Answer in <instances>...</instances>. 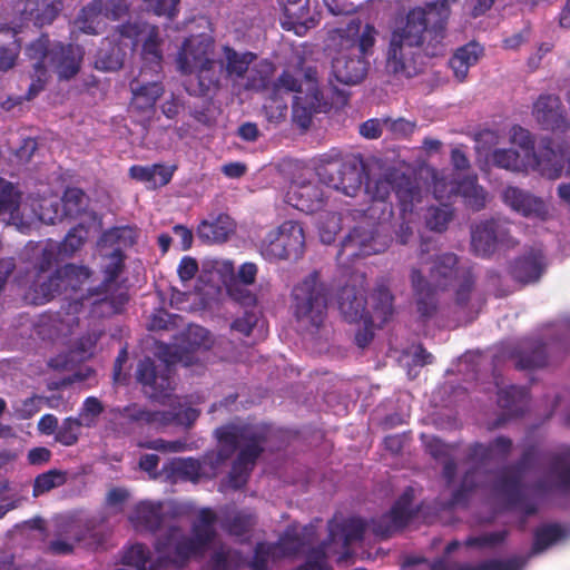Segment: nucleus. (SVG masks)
<instances>
[{"instance_id":"60","label":"nucleus","mask_w":570,"mask_h":570,"mask_svg":"<svg viewBox=\"0 0 570 570\" xmlns=\"http://www.w3.org/2000/svg\"><path fill=\"white\" fill-rule=\"evenodd\" d=\"M452 219V212L448 207H431L428 212L425 223L431 230L442 233L448 228Z\"/></svg>"},{"instance_id":"51","label":"nucleus","mask_w":570,"mask_h":570,"mask_svg":"<svg viewBox=\"0 0 570 570\" xmlns=\"http://www.w3.org/2000/svg\"><path fill=\"white\" fill-rule=\"evenodd\" d=\"M61 202V208L65 216L75 217L86 210L88 206V197L86 194L76 187L68 188Z\"/></svg>"},{"instance_id":"7","label":"nucleus","mask_w":570,"mask_h":570,"mask_svg":"<svg viewBox=\"0 0 570 570\" xmlns=\"http://www.w3.org/2000/svg\"><path fill=\"white\" fill-rule=\"evenodd\" d=\"M431 283L440 291L454 288L455 303L466 306L475 285V276L470 266L459 264L454 252L436 255L429 268Z\"/></svg>"},{"instance_id":"26","label":"nucleus","mask_w":570,"mask_h":570,"mask_svg":"<svg viewBox=\"0 0 570 570\" xmlns=\"http://www.w3.org/2000/svg\"><path fill=\"white\" fill-rule=\"evenodd\" d=\"M21 194L16 186L0 178V220L10 224H24L28 217V205H21Z\"/></svg>"},{"instance_id":"19","label":"nucleus","mask_w":570,"mask_h":570,"mask_svg":"<svg viewBox=\"0 0 570 570\" xmlns=\"http://www.w3.org/2000/svg\"><path fill=\"white\" fill-rule=\"evenodd\" d=\"M370 61L358 56L354 48L341 50L332 60V76L343 85L354 86L362 82L367 76Z\"/></svg>"},{"instance_id":"27","label":"nucleus","mask_w":570,"mask_h":570,"mask_svg":"<svg viewBox=\"0 0 570 570\" xmlns=\"http://www.w3.org/2000/svg\"><path fill=\"white\" fill-rule=\"evenodd\" d=\"M537 166L543 176L557 179L561 176L566 163L570 164V150L554 149L552 139L543 140L538 153L534 154Z\"/></svg>"},{"instance_id":"42","label":"nucleus","mask_w":570,"mask_h":570,"mask_svg":"<svg viewBox=\"0 0 570 570\" xmlns=\"http://www.w3.org/2000/svg\"><path fill=\"white\" fill-rule=\"evenodd\" d=\"M548 354L546 344L542 342H532L529 346L517 353L515 367L518 370H534L547 365Z\"/></svg>"},{"instance_id":"4","label":"nucleus","mask_w":570,"mask_h":570,"mask_svg":"<svg viewBox=\"0 0 570 570\" xmlns=\"http://www.w3.org/2000/svg\"><path fill=\"white\" fill-rule=\"evenodd\" d=\"M273 91L275 96L281 92L294 94L292 118L302 129L311 126L315 114L327 112L332 108V104L320 88L316 67H306L303 78L284 70L274 82Z\"/></svg>"},{"instance_id":"3","label":"nucleus","mask_w":570,"mask_h":570,"mask_svg":"<svg viewBox=\"0 0 570 570\" xmlns=\"http://www.w3.org/2000/svg\"><path fill=\"white\" fill-rule=\"evenodd\" d=\"M180 73L190 96L206 97L219 88L222 68L214 59V41L206 35L191 36L180 45Z\"/></svg>"},{"instance_id":"48","label":"nucleus","mask_w":570,"mask_h":570,"mask_svg":"<svg viewBox=\"0 0 570 570\" xmlns=\"http://www.w3.org/2000/svg\"><path fill=\"white\" fill-rule=\"evenodd\" d=\"M374 239L373 224L368 222L360 223L354 226L343 238L342 246L364 249Z\"/></svg>"},{"instance_id":"29","label":"nucleus","mask_w":570,"mask_h":570,"mask_svg":"<svg viewBox=\"0 0 570 570\" xmlns=\"http://www.w3.org/2000/svg\"><path fill=\"white\" fill-rule=\"evenodd\" d=\"M236 223L227 214H218L213 219H204L197 227V236L206 245L223 244L235 233Z\"/></svg>"},{"instance_id":"13","label":"nucleus","mask_w":570,"mask_h":570,"mask_svg":"<svg viewBox=\"0 0 570 570\" xmlns=\"http://www.w3.org/2000/svg\"><path fill=\"white\" fill-rule=\"evenodd\" d=\"M90 276L91 271L88 267L66 264L57 268L47 281L42 282L37 293L41 295L43 302H49L57 295L77 299L76 294L82 289Z\"/></svg>"},{"instance_id":"31","label":"nucleus","mask_w":570,"mask_h":570,"mask_svg":"<svg viewBox=\"0 0 570 570\" xmlns=\"http://www.w3.org/2000/svg\"><path fill=\"white\" fill-rule=\"evenodd\" d=\"M338 309L348 323H358L366 316V298L355 286H344L337 295Z\"/></svg>"},{"instance_id":"12","label":"nucleus","mask_w":570,"mask_h":570,"mask_svg":"<svg viewBox=\"0 0 570 570\" xmlns=\"http://www.w3.org/2000/svg\"><path fill=\"white\" fill-rule=\"evenodd\" d=\"M522 472L504 466L494 481V491L502 498L507 510H518L522 514L520 529L525 527L527 519L538 513L537 502L530 500L524 492Z\"/></svg>"},{"instance_id":"32","label":"nucleus","mask_w":570,"mask_h":570,"mask_svg":"<svg viewBox=\"0 0 570 570\" xmlns=\"http://www.w3.org/2000/svg\"><path fill=\"white\" fill-rule=\"evenodd\" d=\"M371 312L366 308V318L373 320L379 328L390 322L394 315V296L384 284H377L371 294Z\"/></svg>"},{"instance_id":"8","label":"nucleus","mask_w":570,"mask_h":570,"mask_svg":"<svg viewBox=\"0 0 570 570\" xmlns=\"http://www.w3.org/2000/svg\"><path fill=\"white\" fill-rule=\"evenodd\" d=\"M328 289L315 271L294 286L292 307L297 322L318 328L327 315Z\"/></svg>"},{"instance_id":"37","label":"nucleus","mask_w":570,"mask_h":570,"mask_svg":"<svg viewBox=\"0 0 570 570\" xmlns=\"http://www.w3.org/2000/svg\"><path fill=\"white\" fill-rule=\"evenodd\" d=\"M28 217L24 224H30L33 219H38L45 224H56L63 218L61 202L58 198H40L28 206Z\"/></svg>"},{"instance_id":"43","label":"nucleus","mask_w":570,"mask_h":570,"mask_svg":"<svg viewBox=\"0 0 570 570\" xmlns=\"http://www.w3.org/2000/svg\"><path fill=\"white\" fill-rule=\"evenodd\" d=\"M61 10V3L55 0H42L38 3H30L24 12L27 19L37 27H43L52 23Z\"/></svg>"},{"instance_id":"61","label":"nucleus","mask_w":570,"mask_h":570,"mask_svg":"<svg viewBox=\"0 0 570 570\" xmlns=\"http://www.w3.org/2000/svg\"><path fill=\"white\" fill-rule=\"evenodd\" d=\"M52 43L46 36H41L36 41H32L28 45L26 49V53L30 59L37 60V62H41L46 65V61H50V51Z\"/></svg>"},{"instance_id":"17","label":"nucleus","mask_w":570,"mask_h":570,"mask_svg":"<svg viewBox=\"0 0 570 570\" xmlns=\"http://www.w3.org/2000/svg\"><path fill=\"white\" fill-rule=\"evenodd\" d=\"M470 235L472 249H510L518 245L508 225L494 218L472 224Z\"/></svg>"},{"instance_id":"52","label":"nucleus","mask_w":570,"mask_h":570,"mask_svg":"<svg viewBox=\"0 0 570 570\" xmlns=\"http://www.w3.org/2000/svg\"><path fill=\"white\" fill-rule=\"evenodd\" d=\"M550 473L556 476L559 488L570 489V450L551 456Z\"/></svg>"},{"instance_id":"25","label":"nucleus","mask_w":570,"mask_h":570,"mask_svg":"<svg viewBox=\"0 0 570 570\" xmlns=\"http://www.w3.org/2000/svg\"><path fill=\"white\" fill-rule=\"evenodd\" d=\"M546 269L542 252H527L509 265V274L521 285L535 283Z\"/></svg>"},{"instance_id":"15","label":"nucleus","mask_w":570,"mask_h":570,"mask_svg":"<svg viewBox=\"0 0 570 570\" xmlns=\"http://www.w3.org/2000/svg\"><path fill=\"white\" fill-rule=\"evenodd\" d=\"M413 500L414 489L407 487L389 512L371 519L370 531L380 539H387L404 529L415 514L412 508Z\"/></svg>"},{"instance_id":"44","label":"nucleus","mask_w":570,"mask_h":570,"mask_svg":"<svg viewBox=\"0 0 570 570\" xmlns=\"http://www.w3.org/2000/svg\"><path fill=\"white\" fill-rule=\"evenodd\" d=\"M522 562L518 558L508 560L490 559L478 564L461 563L453 568H448L443 563H434L432 570H520Z\"/></svg>"},{"instance_id":"22","label":"nucleus","mask_w":570,"mask_h":570,"mask_svg":"<svg viewBox=\"0 0 570 570\" xmlns=\"http://www.w3.org/2000/svg\"><path fill=\"white\" fill-rule=\"evenodd\" d=\"M503 202L514 212L524 217L546 219L548 208L544 202L528 190L515 186H508L503 190Z\"/></svg>"},{"instance_id":"39","label":"nucleus","mask_w":570,"mask_h":570,"mask_svg":"<svg viewBox=\"0 0 570 570\" xmlns=\"http://www.w3.org/2000/svg\"><path fill=\"white\" fill-rule=\"evenodd\" d=\"M106 19L104 0H91L81 9L76 26L85 33L97 35L102 30Z\"/></svg>"},{"instance_id":"36","label":"nucleus","mask_w":570,"mask_h":570,"mask_svg":"<svg viewBox=\"0 0 570 570\" xmlns=\"http://www.w3.org/2000/svg\"><path fill=\"white\" fill-rule=\"evenodd\" d=\"M148 330L151 332L159 333V337L156 338V350L158 348L159 342L178 344V327L176 314H169L164 308L156 309L150 316Z\"/></svg>"},{"instance_id":"46","label":"nucleus","mask_w":570,"mask_h":570,"mask_svg":"<svg viewBox=\"0 0 570 570\" xmlns=\"http://www.w3.org/2000/svg\"><path fill=\"white\" fill-rule=\"evenodd\" d=\"M224 53L227 73L238 78L245 76L249 65L256 59V55L250 51L238 52L228 46L224 47Z\"/></svg>"},{"instance_id":"2","label":"nucleus","mask_w":570,"mask_h":570,"mask_svg":"<svg viewBox=\"0 0 570 570\" xmlns=\"http://www.w3.org/2000/svg\"><path fill=\"white\" fill-rule=\"evenodd\" d=\"M215 434L220 446V459L230 458L239 449L228 479L233 489H242L264 452V444L268 439L267 430L255 424H228L216 429Z\"/></svg>"},{"instance_id":"24","label":"nucleus","mask_w":570,"mask_h":570,"mask_svg":"<svg viewBox=\"0 0 570 570\" xmlns=\"http://www.w3.org/2000/svg\"><path fill=\"white\" fill-rule=\"evenodd\" d=\"M529 404V390L527 387L510 385L498 392V405L503 413L497 419L493 428L502 426L509 419L524 414Z\"/></svg>"},{"instance_id":"28","label":"nucleus","mask_w":570,"mask_h":570,"mask_svg":"<svg viewBox=\"0 0 570 570\" xmlns=\"http://www.w3.org/2000/svg\"><path fill=\"white\" fill-rule=\"evenodd\" d=\"M305 230L297 220H285L277 228L269 230L264 237L268 246H276L281 249H303L305 246Z\"/></svg>"},{"instance_id":"62","label":"nucleus","mask_w":570,"mask_h":570,"mask_svg":"<svg viewBox=\"0 0 570 570\" xmlns=\"http://www.w3.org/2000/svg\"><path fill=\"white\" fill-rule=\"evenodd\" d=\"M275 544L267 542H258L254 549V556L249 562L252 570H268V560L274 554Z\"/></svg>"},{"instance_id":"35","label":"nucleus","mask_w":570,"mask_h":570,"mask_svg":"<svg viewBox=\"0 0 570 570\" xmlns=\"http://www.w3.org/2000/svg\"><path fill=\"white\" fill-rule=\"evenodd\" d=\"M159 456L157 454H142L138 466L146 472L151 480L161 479L164 482L176 484L178 482V458H170L158 470Z\"/></svg>"},{"instance_id":"33","label":"nucleus","mask_w":570,"mask_h":570,"mask_svg":"<svg viewBox=\"0 0 570 570\" xmlns=\"http://www.w3.org/2000/svg\"><path fill=\"white\" fill-rule=\"evenodd\" d=\"M366 528H368V523L358 517L345 519L340 523L331 521L328 524L330 540L342 541L343 548L347 549L352 543L363 539Z\"/></svg>"},{"instance_id":"23","label":"nucleus","mask_w":570,"mask_h":570,"mask_svg":"<svg viewBox=\"0 0 570 570\" xmlns=\"http://www.w3.org/2000/svg\"><path fill=\"white\" fill-rule=\"evenodd\" d=\"M411 285L417 313L424 320H429L438 311V287L426 281L419 268H413L411 273Z\"/></svg>"},{"instance_id":"5","label":"nucleus","mask_w":570,"mask_h":570,"mask_svg":"<svg viewBox=\"0 0 570 570\" xmlns=\"http://www.w3.org/2000/svg\"><path fill=\"white\" fill-rule=\"evenodd\" d=\"M155 354L160 363L156 364L149 357L141 360L136 377L146 396L167 403L176 391L173 366L178 362V344L159 342Z\"/></svg>"},{"instance_id":"6","label":"nucleus","mask_w":570,"mask_h":570,"mask_svg":"<svg viewBox=\"0 0 570 570\" xmlns=\"http://www.w3.org/2000/svg\"><path fill=\"white\" fill-rule=\"evenodd\" d=\"M161 58L158 32L156 28H151L142 45V67L139 78L130 82L132 104L139 109L153 107L163 94V87L157 79H154V76L157 77L161 70Z\"/></svg>"},{"instance_id":"38","label":"nucleus","mask_w":570,"mask_h":570,"mask_svg":"<svg viewBox=\"0 0 570 570\" xmlns=\"http://www.w3.org/2000/svg\"><path fill=\"white\" fill-rule=\"evenodd\" d=\"M176 166L155 164L151 166L135 165L130 167L129 175L132 179L146 183L149 188L165 186L173 177Z\"/></svg>"},{"instance_id":"30","label":"nucleus","mask_w":570,"mask_h":570,"mask_svg":"<svg viewBox=\"0 0 570 570\" xmlns=\"http://www.w3.org/2000/svg\"><path fill=\"white\" fill-rule=\"evenodd\" d=\"M287 202L294 208L306 214L320 210L325 204L321 187L313 183L292 187L287 193Z\"/></svg>"},{"instance_id":"20","label":"nucleus","mask_w":570,"mask_h":570,"mask_svg":"<svg viewBox=\"0 0 570 570\" xmlns=\"http://www.w3.org/2000/svg\"><path fill=\"white\" fill-rule=\"evenodd\" d=\"M365 165L361 155L347 154L337 169L336 176L331 177L332 187L342 194L355 197L361 190Z\"/></svg>"},{"instance_id":"59","label":"nucleus","mask_w":570,"mask_h":570,"mask_svg":"<svg viewBox=\"0 0 570 570\" xmlns=\"http://www.w3.org/2000/svg\"><path fill=\"white\" fill-rule=\"evenodd\" d=\"M120 415L132 423L150 424L158 420L159 412L149 411L134 403L125 406Z\"/></svg>"},{"instance_id":"64","label":"nucleus","mask_w":570,"mask_h":570,"mask_svg":"<svg viewBox=\"0 0 570 570\" xmlns=\"http://www.w3.org/2000/svg\"><path fill=\"white\" fill-rule=\"evenodd\" d=\"M232 550L224 547L214 551L202 570H232Z\"/></svg>"},{"instance_id":"1","label":"nucleus","mask_w":570,"mask_h":570,"mask_svg":"<svg viewBox=\"0 0 570 570\" xmlns=\"http://www.w3.org/2000/svg\"><path fill=\"white\" fill-rule=\"evenodd\" d=\"M433 17L420 7L399 14L391 28L385 50L384 71L396 82L410 80L423 70L422 56L434 58L445 53V13Z\"/></svg>"},{"instance_id":"9","label":"nucleus","mask_w":570,"mask_h":570,"mask_svg":"<svg viewBox=\"0 0 570 570\" xmlns=\"http://www.w3.org/2000/svg\"><path fill=\"white\" fill-rule=\"evenodd\" d=\"M157 558L150 561L149 550L142 543L129 547L122 554L121 561L137 570H163L178 564V528L169 527L167 533L158 535L155 542Z\"/></svg>"},{"instance_id":"14","label":"nucleus","mask_w":570,"mask_h":570,"mask_svg":"<svg viewBox=\"0 0 570 570\" xmlns=\"http://www.w3.org/2000/svg\"><path fill=\"white\" fill-rule=\"evenodd\" d=\"M177 517V505L140 501L134 507L128 520L137 532L156 533L160 528L166 527L167 530L164 533H167L170 525L178 528Z\"/></svg>"},{"instance_id":"10","label":"nucleus","mask_w":570,"mask_h":570,"mask_svg":"<svg viewBox=\"0 0 570 570\" xmlns=\"http://www.w3.org/2000/svg\"><path fill=\"white\" fill-rule=\"evenodd\" d=\"M125 252H110L102 256V282L95 287H89L87 294H81L80 299L95 297L94 304L108 303L115 313L129 301L127 289L120 285L118 277L125 267Z\"/></svg>"},{"instance_id":"11","label":"nucleus","mask_w":570,"mask_h":570,"mask_svg":"<svg viewBox=\"0 0 570 570\" xmlns=\"http://www.w3.org/2000/svg\"><path fill=\"white\" fill-rule=\"evenodd\" d=\"M214 340L205 327L190 324L180 332V366L187 375H204L210 362Z\"/></svg>"},{"instance_id":"50","label":"nucleus","mask_w":570,"mask_h":570,"mask_svg":"<svg viewBox=\"0 0 570 570\" xmlns=\"http://www.w3.org/2000/svg\"><path fill=\"white\" fill-rule=\"evenodd\" d=\"M491 161L495 167L513 173L522 171L525 168L520 154L512 148L494 149L491 154Z\"/></svg>"},{"instance_id":"49","label":"nucleus","mask_w":570,"mask_h":570,"mask_svg":"<svg viewBox=\"0 0 570 570\" xmlns=\"http://www.w3.org/2000/svg\"><path fill=\"white\" fill-rule=\"evenodd\" d=\"M67 482V472L52 469L36 476L32 487V495L38 498L50 490L61 487Z\"/></svg>"},{"instance_id":"56","label":"nucleus","mask_w":570,"mask_h":570,"mask_svg":"<svg viewBox=\"0 0 570 570\" xmlns=\"http://www.w3.org/2000/svg\"><path fill=\"white\" fill-rule=\"evenodd\" d=\"M377 33L379 32L373 24L366 23L357 35V38L351 48L357 49L358 52L356 55L363 56L367 59L368 56L373 55Z\"/></svg>"},{"instance_id":"53","label":"nucleus","mask_w":570,"mask_h":570,"mask_svg":"<svg viewBox=\"0 0 570 570\" xmlns=\"http://www.w3.org/2000/svg\"><path fill=\"white\" fill-rule=\"evenodd\" d=\"M82 426L85 424L78 417H66L58 426L55 440L63 446H72L78 442Z\"/></svg>"},{"instance_id":"47","label":"nucleus","mask_w":570,"mask_h":570,"mask_svg":"<svg viewBox=\"0 0 570 570\" xmlns=\"http://www.w3.org/2000/svg\"><path fill=\"white\" fill-rule=\"evenodd\" d=\"M563 535L564 532L562 528L557 523H548L538 527L533 534L532 551L534 553L543 552L550 546L558 542Z\"/></svg>"},{"instance_id":"40","label":"nucleus","mask_w":570,"mask_h":570,"mask_svg":"<svg viewBox=\"0 0 570 570\" xmlns=\"http://www.w3.org/2000/svg\"><path fill=\"white\" fill-rule=\"evenodd\" d=\"M395 196L399 200L401 214L412 216L414 204L421 202V188L404 174L395 175Z\"/></svg>"},{"instance_id":"58","label":"nucleus","mask_w":570,"mask_h":570,"mask_svg":"<svg viewBox=\"0 0 570 570\" xmlns=\"http://www.w3.org/2000/svg\"><path fill=\"white\" fill-rule=\"evenodd\" d=\"M102 412V403L95 396H88L82 403L78 419L86 428H92Z\"/></svg>"},{"instance_id":"18","label":"nucleus","mask_w":570,"mask_h":570,"mask_svg":"<svg viewBox=\"0 0 570 570\" xmlns=\"http://www.w3.org/2000/svg\"><path fill=\"white\" fill-rule=\"evenodd\" d=\"M532 115L544 130L563 134L570 128V120L560 97L557 95H540L533 104Z\"/></svg>"},{"instance_id":"57","label":"nucleus","mask_w":570,"mask_h":570,"mask_svg":"<svg viewBox=\"0 0 570 570\" xmlns=\"http://www.w3.org/2000/svg\"><path fill=\"white\" fill-rule=\"evenodd\" d=\"M124 65V55L118 47H111L109 50L98 52L95 66L99 70L116 71Z\"/></svg>"},{"instance_id":"63","label":"nucleus","mask_w":570,"mask_h":570,"mask_svg":"<svg viewBox=\"0 0 570 570\" xmlns=\"http://www.w3.org/2000/svg\"><path fill=\"white\" fill-rule=\"evenodd\" d=\"M228 295L237 303L244 306H253L256 304V296L246 288V285L236 279L230 281L226 285Z\"/></svg>"},{"instance_id":"55","label":"nucleus","mask_w":570,"mask_h":570,"mask_svg":"<svg viewBox=\"0 0 570 570\" xmlns=\"http://www.w3.org/2000/svg\"><path fill=\"white\" fill-rule=\"evenodd\" d=\"M255 515L250 512L239 511L226 520L223 528L232 535L242 537L255 525Z\"/></svg>"},{"instance_id":"34","label":"nucleus","mask_w":570,"mask_h":570,"mask_svg":"<svg viewBox=\"0 0 570 570\" xmlns=\"http://www.w3.org/2000/svg\"><path fill=\"white\" fill-rule=\"evenodd\" d=\"M482 55L483 47L474 41L458 48L449 61L455 79L463 82L468 77L469 69L478 63Z\"/></svg>"},{"instance_id":"54","label":"nucleus","mask_w":570,"mask_h":570,"mask_svg":"<svg viewBox=\"0 0 570 570\" xmlns=\"http://www.w3.org/2000/svg\"><path fill=\"white\" fill-rule=\"evenodd\" d=\"M92 225H86L79 223L75 227L70 228L63 238L62 246L58 249H80L87 242L95 236Z\"/></svg>"},{"instance_id":"45","label":"nucleus","mask_w":570,"mask_h":570,"mask_svg":"<svg viewBox=\"0 0 570 570\" xmlns=\"http://www.w3.org/2000/svg\"><path fill=\"white\" fill-rule=\"evenodd\" d=\"M308 13L307 3L299 6L297 10L292 7L285 6L284 20L282 27L285 30L294 31L297 36H303L307 29L315 26L313 18L307 19L305 16Z\"/></svg>"},{"instance_id":"41","label":"nucleus","mask_w":570,"mask_h":570,"mask_svg":"<svg viewBox=\"0 0 570 570\" xmlns=\"http://www.w3.org/2000/svg\"><path fill=\"white\" fill-rule=\"evenodd\" d=\"M138 232L130 226L112 227L106 230L99 238L98 245L101 248L126 249L136 244Z\"/></svg>"},{"instance_id":"21","label":"nucleus","mask_w":570,"mask_h":570,"mask_svg":"<svg viewBox=\"0 0 570 570\" xmlns=\"http://www.w3.org/2000/svg\"><path fill=\"white\" fill-rule=\"evenodd\" d=\"M83 58V49L78 45L52 43L49 65L53 68L59 79L69 80L80 70Z\"/></svg>"},{"instance_id":"16","label":"nucleus","mask_w":570,"mask_h":570,"mask_svg":"<svg viewBox=\"0 0 570 570\" xmlns=\"http://www.w3.org/2000/svg\"><path fill=\"white\" fill-rule=\"evenodd\" d=\"M217 514L210 508H203L191 529V537L180 535V569L191 557H203L216 537Z\"/></svg>"}]
</instances>
